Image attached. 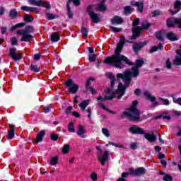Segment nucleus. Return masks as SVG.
Wrapping results in <instances>:
<instances>
[{"label": "nucleus", "instance_id": "45", "mask_svg": "<svg viewBox=\"0 0 181 181\" xmlns=\"http://www.w3.org/2000/svg\"><path fill=\"white\" fill-rule=\"evenodd\" d=\"M68 131H69V132H76V129H74V124H73V122H70L69 126H68Z\"/></svg>", "mask_w": 181, "mask_h": 181}, {"label": "nucleus", "instance_id": "24", "mask_svg": "<svg viewBox=\"0 0 181 181\" xmlns=\"http://www.w3.org/2000/svg\"><path fill=\"white\" fill-rule=\"evenodd\" d=\"M9 125L11 129L8 131V134L7 136V139H13L15 136V126L12 124H9Z\"/></svg>", "mask_w": 181, "mask_h": 181}, {"label": "nucleus", "instance_id": "12", "mask_svg": "<svg viewBox=\"0 0 181 181\" xmlns=\"http://www.w3.org/2000/svg\"><path fill=\"white\" fill-rule=\"evenodd\" d=\"M129 172L130 174L134 176H139L141 175H145V173H146V169L144 167H140L137 169L130 168Z\"/></svg>", "mask_w": 181, "mask_h": 181}, {"label": "nucleus", "instance_id": "3", "mask_svg": "<svg viewBox=\"0 0 181 181\" xmlns=\"http://www.w3.org/2000/svg\"><path fill=\"white\" fill-rule=\"evenodd\" d=\"M144 62L142 59H136L134 64V66L132 68V71L127 69L123 74H117V78H122L124 83L126 87H129L131 84V77L136 78L139 76V69L144 64Z\"/></svg>", "mask_w": 181, "mask_h": 181}, {"label": "nucleus", "instance_id": "55", "mask_svg": "<svg viewBox=\"0 0 181 181\" xmlns=\"http://www.w3.org/2000/svg\"><path fill=\"white\" fill-rule=\"evenodd\" d=\"M90 177H91L92 180L96 181L97 179H98L97 174H96L95 173H93L90 175Z\"/></svg>", "mask_w": 181, "mask_h": 181}, {"label": "nucleus", "instance_id": "61", "mask_svg": "<svg viewBox=\"0 0 181 181\" xmlns=\"http://www.w3.org/2000/svg\"><path fill=\"white\" fill-rule=\"evenodd\" d=\"M71 2H73L75 6H78V5H80V0H72Z\"/></svg>", "mask_w": 181, "mask_h": 181}, {"label": "nucleus", "instance_id": "2", "mask_svg": "<svg viewBox=\"0 0 181 181\" xmlns=\"http://www.w3.org/2000/svg\"><path fill=\"white\" fill-rule=\"evenodd\" d=\"M107 77L110 78V88H107L106 90V93L107 94H110V96L106 95L105 96V100H112V98H122V95L125 94V90L127 88H128V86H127L124 83V85L122 84V83H119L117 89L114 91L112 88H114V86H115V76L112 74V73L107 74Z\"/></svg>", "mask_w": 181, "mask_h": 181}, {"label": "nucleus", "instance_id": "41", "mask_svg": "<svg viewBox=\"0 0 181 181\" xmlns=\"http://www.w3.org/2000/svg\"><path fill=\"white\" fill-rule=\"evenodd\" d=\"M110 30H112V32H114V33H119V32H122V28L110 26Z\"/></svg>", "mask_w": 181, "mask_h": 181}, {"label": "nucleus", "instance_id": "48", "mask_svg": "<svg viewBox=\"0 0 181 181\" xmlns=\"http://www.w3.org/2000/svg\"><path fill=\"white\" fill-rule=\"evenodd\" d=\"M172 176L166 174L163 177V180L164 181H172Z\"/></svg>", "mask_w": 181, "mask_h": 181}, {"label": "nucleus", "instance_id": "59", "mask_svg": "<svg viewBox=\"0 0 181 181\" xmlns=\"http://www.w3.org/2000/svg\"><path fill=\"white\" fill-rule=\"evenodd\" d=\"M89 61L91 62H95V56L94 54H90L89 55Z\"/></svg>", "mask_w": 181, "mask_h": 181}, {"label": "nucleus", "instance_id": "13", "mask_svg": "<svg viewBox=\"0 0 181 181\" xmlns=\"http://www.w3.org/2000/svg\"><path fill=\"white\" fill-rule=\"evenodd\" d=\"M129 131L132 134H137L139 135H145V131L142 128L136 125H134L130 127Z\"/></svg>", "mask_w": 181, "mask_h": 181}, {"label": "nucleus", "instance_id": "64", "mask_svg": "<svg viewBox=\"0 0 181 181\" xmlns=\"http://www.w3.org/2000/svg\"><path fill=\"white\" fill-rule=\"evenodd\" d=\"M134 94L135 95H141V89H136L134 90Z\"/></svg>", "mask_w": 181, "mask_h": 181}, {"label": "nucleus", "instance_id": "43", "mask_svg": "<svg viewBox=\"0 0 181 181\" xmlns=\"http://www.w3.org/2000/svg\"><path fill=\"white\" fill-rule=\"evenodd\" d=\"M100 107L101 108H103V110H105V111H107V112H110V114H117V112H114L108 108H107V107H105L103 104H100Z\"/></svg>", "mask_w": 181, "mask_h": 181}, {"label": "nucleus", "instance_id": "8", "mask_svg": "<svg viewBox=\"0 0 181 181\" xmlns=\"http://www.w3.org/2000/svg\"><path fill=\"white\" fill-rule=\"evenodd\" d=\"M66 87H69V91L71 94H76L77 91H78L79 86L78 85L76 84L74 81L71 79H69L66 82Z\"/></svg>", "mask_w": 181, "mask_h": 181}, {"label": "nucleus", "instance_id": "21", "mask_svg": "<svg viewBox=\"0 0 181 181\" xmlns=\"http://www.w3.org/2000/svg\"><path fill=\"white\" fill-rule=\"evenodd\" d=\"M22 11H25V12H35L36 13H40L39 10L36 7H30L28 6H23L21 7Z\"/></svg>", "mask_w": 181, "mask_h": 181}, {"label": "nucleus", "instance_id": "10", "mask_svg": "<svg viewBox=\"0 0 181 181\" xmlns=\"http://www.w3.org/2000/svg\"><path fill=\"white\" fill-rule=\"evenodd\" d=\"M8 56L11 57L14 62H18L22 59V55L17 51L16 48L15 47L10 49Z\"/></svg>", "mask_w": 181, "mask_h": 181}, {"label": "nucleus", "instance_id": "31", "mask_svg": "<svg viewBox=\"0 0 181 181\" xmlns=\"http://www.w3.org/2000/svg\"><path fill=\"white\" fill-rule=\"evenodd\" d=\"M8 16H10L11 19H16V18H18V11L16 9L11 10Z\"/></svg>", "mask_w": 181, "mask_h": 181}, {"label": "nucleus", "instance_id": "46", "mask_svg": "<svg viewBox=\"0 0 181 181\" xmlns=\"http://www.w3.org/2000/svg\"><path fill=\"white\" fill-rule=\"evenodd\" d=\"M102 133L103 134V135H105V136H106L107 138H109V136H110V130H108V129L103 128L102 129Z\"/></svg>", "mask_w": 181, "mask_h": 181}, {"label": "nucleus", "instance_id": "44", "mask_svg": "<svg viewBox=\"0 0 181 181\" xmlns=\"http://www.w3.org/2000/svg\"><path fill=\"white\" fill-rule=\"evenodd\" d=\"M149 26H151V24H149V23L147 21H144L141 23V29H149Z\"/></svg>", "mask_w": 181, "mask_h": 181}, {"label": "nucleus", "instance_id": "1", "mask_svg": "<svg viewBox=\"0 0 181 181\" xmlns=\"http://www.w3.org/2000/svg\"><path fill=\"white\" fill-rule=\"evenodd\" d=\"M125 42L127 43H132L131 41H127L124 36H122L115 51V54L105 59L104 63L105 64H110V66H112V67H116L117 69H124V67H125V64L132 66L133 64L128 59V57H125L124 55H121V50L124 49ZM122 62H124L125 64H124Z\"/></svg>", "mask_w": 181, "mask_h": 181}, {"label": "nucleus", "instance_id": "49", "mask_svg": "<svg viewBox=\"0 0 181 181\" xmlns=\"http://www.w3.org/2000/svg\"><path fill=\"white\" fill-rule=\"evenodd\" d=\"M11 45L13 46H18V39H16V37L12 38Z\"/></svg>", "mask_w": 181, "mask_h": 181}, {"label": "nucleus", "instance_id": "23", "mask_svg": "<svg viewBox=\"0 0 181 181\" xmlns=\"http://www.w3.org/2000/svg\"><path fill=\"white\" fill-rule=\"evenodd\" d=\"M176 53L177 55L175 57V59L173 61V63H174V64H175V66H180V64H181V52H180V51L177 50Z\"/></svg>", "mask_w": 181, "mask_h": 181}, {"label": "nucleus", "instance_id": "19", "mask_svg": "<svg viewBox=\"0 0 181 181\" xmlns=\"http://www.w3.org/2000/svg\"><path fill=\"white\" fill-rule=\"evenodd\" d=\"M143 95L144 96L146 100H148V101H155L156 100V97L152 95L151 92L148 90L144 91Z\"/></svg>", "mask_w": 181, "mask_h": 181}, {"label": "nucleus", "instance_id": "35", "mask_svg": "<svg viewBox=\"0 0 181 181\" xmlns=\"http://www.w3.org/2000/svg\"><path fill=\"white\" fill-rule=\"evenodd\" d=\"M51 40L52 42H59L60 40V36H59L57 33H53L51 35Z\"/></svg>", "mask_w": 181, "mask_h": 181}, {"label": "nucleus", "instance_id": "30", "mask_svg": "<svg viewBox=\"0 0 181 181\" xmlns=\"http://www.w3.org/2000/svg\"><path fill=\"white\" fill-rule=\"evenodd\" d=\"M71 2V0L68 1L67 4H66V8H67L69 18H70V19H73V12H71V9L70 8V3Z\"/></svg>", "mask_w": 181, "mask_h": 181}, {"label": "nucleus", "instance_id": "56", "mask_svg": "<svg viewBox=\"0 0 181 181\" xmlns=\"http://www.w3.org/2000/svg\"><path fill=\"white\" fill-rule=\"evenodd\" d=\"M72 110H73V107L69 106V107L66 108V111H65L66 115H69V114H71V111Z\"/></svg>", "mask_w": 181, "mask_h": 181}, {"label": "nucleus", "instance_id": "4", "mask_svg": "<svg viewBox=\"0 0 181 181\" xmlns=\"http://www.w3.org/2000/svg\"><path fill=\"white\" fill-rule=\"evenodd\" d=\"M94 8L95 9H96V11H100V12H103L104 11H107V6H105V4L104 3H100L96 6L90 5L87 8V12L90 18H91V21H93L94 23H98L99 22H100V15L94 12Z\"/></svg>", "mask_w": 181, "mask_h": 181}, {"label": "nucleus", "instance_id": "17", "mask_svg": "<svg viewBox=\"0 0 181 181\" xmlns=\"http://www.w3.org/2000/svg\"><path fill=\"white\" fill-rule=\"evenodd\" d=\"M112 25H121L124 23V19L121 16H115L111 19Z\"/></svg>", "mask_w": 181, "mask_h": 181}, {"label": "nucleus", "instance_id": "47", "mask_svg": "<svg viewBox=\"0 0 181 181\" xmlns=\"http://www.w3.org/2000/svg\"><path fill=\"white\" fill-rule=\"evenodd\" d=\"M172 98L173 100V103H175V104H178V105H181V98H176L175 95H172Z\"/></svg>", "mask_w": 181, "mask_h": 181}, {"label": "nucleus", "instance_id": "5", "mask_svg": "<svg viewBox=\"0 0 181 181\" xmlns=\"http://www.w3.org/2000/svg\"><path fill=\"white\" fill-rule=\"evenodd\" d=\"M137 105L138 100H134L132 107L124 112V117L129 118L132 121H139V119L141 118V112H139V110L136 109Z\"/></svg>", "mask_w": 181, "mask_h": 181}, {"label": "nucleus", "instance_id": "14", "mask_svg": "<svg viewBox=\"0 0 181 181\" xmlns=\"http://www.w3.org/2000/svg\"><path fill=\"white\" fill-rule=\"evenodd\" d=\"M110 156V151H105L103 156H98V160H100L102 166L105 165V162L108 160V157Z\"/></svg>", "mask_w": 181, "mask_h": 181}, {"label": "nucleus", "instance_id": "54", "mask_svg": "<svg viewBox=\"0 0 181 181\" xmlns=\"http://www.w3.org/2000/svg\"><path fill=\"white\" fill-rule=\"evenodd\" d=\"M130 147L132 149H133V151H135V149H136V148H138V144L135 142H133L131 144Z\"/></svg>", "mask_w": 181, "mask_h": 181}, {"label": "nucleus", "instance_id": "40", "mask_svg": "<svg viewBox=\"0 0 181 181\" xmlns=\"http://www.w3.org/2000/svg\"><path fill=\"white\" fill-rule=\"evenodd\" d=\"M63 153H69L70 152V145L69 144H64L63 148H62Z\"/></svg>", "mask_w": 181, "mask_h": 181}, {"label": "nucleus", "instance_id": "33", "mask_svg": "<svg viewBox=\"0 0 181 181\" xmlns=\"http://www.w3.org/2000/svg\"><path fill=\"white\" fill-rule=\"evenodd\" d=\"M30 69L34 73H39L40 71V68H39V66L35 65L33 64H30Z\"/></svg>", "mask_w": 181, "mask_h": 181}, {"label": "nucleus", "instance_id": "37", "mask_svg": "<svg viewBox=\"0 0 181 181\" xmlns=\"http://www.w3.org/2000/svg\"><path fill=\"white\" fill-rule=\"evenodd\" d=\"M33 17L30 16L29 14H25L24 16V21L30 23V22H33Z\"/></svg>", "mask_w": 181, "mask_h": 181}, {"label": "nucleus", "instance_id": "6", "mask_svg": "<svg viewBox=\"0 0 181 181\" xmlns=\"http://www.w3.org/2000/svg\"><path fill=\"white\" fill-rule=\"evenodd\" d=\"M33 32V26L28 25L25 29L17 31V35H23L21 42H29L30 39H33V36L30 35Z\"/></svg>", "mask_w": 181, "mask_h": 181}, {"label": "nucleus", "instance_id": "36", "mask_svg": "<svg viewBox=\"0 0 181 181\" xmlns=\"http://www.w3.org/2000/svg\"><path fill=\"white\" fill-rule=\"evenodd\" d=\"M81 32L82 33V35L84 37H88V28H86V27L82 26L81 29Z\"/></svg>", "mask_w": 181, "mask_h": 181}, {"label": "nucleus", "instance_id": "42", "mask_svg": "<svg viewBox=\"0 0 181 181\" xmlns=\"http://www.w3.org/2000/svg\"><path fill=\"white\" fill-rule=\"evenodd\" d=\"M151 15L153 18H156V16H160V15H162V11L160 10H154L151 12Z\"/></svg>", "mask_w": 181, "mask_h": 181}, {"label": "nucleus", "instance_id": "11", "mask_svg": "<svg viewBox=\"0 0 181 181\" xmlns=\"http://www.w3.org/2000/svg\"><path fill=\"white\" fill-rule=\"evenodd\" d=\"M30 5H35V6H42L43 8H47V9H50L51 6L49 2H44L40 0L39 1H36V0H28Z\"/></svg>", "mask_w": 181, "mask_h": 181}, {"label": "nucleus", "instance_id": "58", "mask_svg": "<svg viewBox=\"0 0 181 181\" xmlns=\"http://www.w3.org/2000/svg\"><path fill=\"white\" fill-rule=\"evenodd\" d=\"M98 103H103V101H107V100L105 99V97L103 98V96L100 95L99 97L98 98Z\"/></svg>", "mask_w": 181, "mask_h": 181}, {"label": "nucleus", "instance_id": "20", "mask_svg": "<svg viewBox=\"0 0 181 181\" xmlns=\"http://www.w3.org/2000/svg\"><path fill=\"white\" fill-rule=\"evenodd\" d=\"M91 81H93V78H89L86 81V91H88V90H90L91 91V94L94 95L95 94V90L91 87Z\"/></svg>", "mask_w": 181, "mask_h": 181}, {"label": "nucleus", "instance_id": "57", "mask_svg": "<svg viewBox=\"0 0 181 181\" xmlns=\"http://www.w3.org/2000/svg\"><path fill=\"white\" fill-rule=\"evenodd\" d=\"M7 30H8V28H6V27H1V35H5V33H6Z\"/></svg>", "mask_w": 181, "mask_h": 181}, {"label": "nucleus", "instance_id": "62", "mask_svg": "<svg viewBox=\"0 0 181 181\" xmlns=\"http://www.w3.org/2000/svg\"><path fill=\"white\" fill-rule=\"evenodd\" d=\"M42 55L40 54H37L34 55V60H40Z\"/></svg>", "mask_w": 181, "mask_h": 181}, {"label": "nucleus", "instance_id": "27", "mask_svg": "<svg viewBox=\"0 0 181 181\" xmlns=\"http://www.w3.org/2000/svg\"><path fill=\"white\" fill-rule=\"evenodd\" d=\"M166 36L168 40H171V42H175L177 40V37L176 36V35H175V33H173V32L168 33Z\"/></svg>", "mask_w": 181, "mask_h": 181}, {"label": "nucleus", "instance_id": "16", "mask_svg": "<svg viewBox=\"0 0 181 181\" xmlns=\"http://www.w3.org/2000/svg\"><path fill=\"white\" fill-rule=\"evenodd\" d=\"M131 5L132 6H136L139 12H144V0H141L140 1H132L131 2Z\"/></svg>", "mask_w": 181, "mask_h": 181}, {"label": "nucleus", "instance_id": "18", "mask_svg": "<svg viewBox=\"0 0 181 181\" xmlns=\"http://www.w3.org/2000/svg\"><path fill=\"white\" fill-rule=\"evenodd\" d=\"M76 134L78 136H80V138H87V135H86V130H84V127H83L82 125L78 126V129L76 132Z\"/></svg>", "mask_w": 181, "mask_h": 181}, {"label": "nucleus", "instance_id": "9", "mask_svg": "<svg viewBox=\"0 0 181 181\" xmlns=\"http://www.w3.org/2000/svg\"><path fill=\"white\" fill-rule=\"evenodd\" d=\"M166 23L168 28H173V26L177 25L178 28L181 29V18H175V17H171L168 18Z\"/></svg>", "mask_w": 181, "mask_h": 181}, {"label": "nucleus", "instance_id": "32", "mask_svg": "<svg viewBox=\"0 0 181 181\" xmlns=\"http://www.w3.org/2000/svg\"><path fill=\"white\" fill-rule=\"evenodd\" d=\"M132 12H134V8L131 7V6H127L124 7V15H130V13H132Z\"/></svg>", "mask_w": 181, "mask_h": 181}, {"label": "nucleus", "instance_id": "28", "mask_svg": "<svg viewBox=\"0 0 181 181\" xmlns=\"http://www.w3.org/2000/svg\"><path fill=\"white\" fill-rule=\"evenodd\" d=\"M88 104H90L89 100H86L82 101V103H81L79 104V107H80L81 111H85L86 108H87V105H88Z\"/></svg>", "mask_w": 181, "mask_h": 181}, {"label": "nucleus", "instance_id": "25", "mask_svg": "<svg viewBox=\"0 0 181 181\" xmlns=\"http://www.w3.org/2000/svg\"><path fill=\"white\" fill-rule=\"evenodd\" d=\"M144 138H146V139H147V141H149L151 143L156 141V136L153 134H151L144 133Z\"/></svg>", "mask_w": 181, "mask_h": 181}, {"label": "nucleus", "instance_id": "34", "mask_svg": "<svg viewBox=\"0 0 181 181\" xmlns=\"http://www.w3.org/2000/svg\"><path fill=\"white\" fill-rule=\"evenodd\" d=\"M57 163H59V157L55 156L51 158V160L49 161V165H51V166H56Z\"/></svg>", "mask_w": 181, "mask_h": 181}, {"label": "nucleus", "instance_id": "7", "mask_svg": "<svg viewBox=\"0 0 181 181\" xmlns=\"http://www.w3.org/2000/svg\"><path fill=\"white\" fill-rule=\"evenodd\" d=\"M139 22H140L139 18H136L133 21V23H132L133 35L131 37L132 40L136 39V37H139V35H141V30H142V28L138 27V25H139Z\"/></svg>", "mask_w": 181, "mask_h": 181}, {"label": "nucleus", "instance_id": "29", "mask_svg": "<svg viewBox=\"0 0 181 181\" xmlns=\"http://www.w3.org/2000/svg\"><path fill=\"white\" fill-rule=\"evenodd\" d=\"M160 118H163V119H166L167 121H170L172 119V117L166 113H161L160 115L156 117V119H159Z\"/></svg>", "mask_w": 181, "mask_h": 181}, {"label": "nucleus", "instance_id": "26", "mask_svg": "<svg viewBox=\"0 0 181 181\" xmlns=\"http://www.w3.org/2000/svg\"><path fill=\"white\" fill-rule=\"evenodd\" d=\"M45 135H46V132H45V130H42L37 134V144H38V142H42V141H43V137L45 136Z\"/></svg>", "mask_w": 181, "mask_h": 181}, {"label": "nucleus", "instance_id": "53", "mask_svg": "<svg viewBox=\"0 0 181 181\" xmlns=\"http://www.w3.org/2000/svg\"><path fill=\"white\" fill-rule=\"evenodd\" d=\"M165 64L168 69H172V63L170 62V60H169V59L166 60Z\"/></svg>", "mask_w": 181, "mask_h": 181}, {"label": "nucleus", "instance_id": "22", "mask_svg": "<svg viewBox=\"0 0 181 181\" xmlns=\"http://www.w3.org/2000/svg\"><path fill=\"white\" fill-rule=\"evenodd\" d=\"M174 8H175V9H178V11H173L172 9H170L169 12H170V13H173V15H175V13H177V12H179V11H180L181 1L179 0L175 1V4H174Z\"/></svg>", "mask_w": 181, "mask_h": 181}, {"label": "nucleus", "instance_id": "60", "mask_svg": "<svg viewBox=\"0 0 181 181\" xmlns=\"http://www.w3.org/2000/svg\"><path fill=\"white\" fill-rule=\"evenodd\" d=\"M156 37L159 40H163V37L162 36V34L160 33H156Z\"/></svg>", "mask_w": 181, "mask_h": 181}, {"label": "nucleus", "instance_id": "51", "mask_svg": "<svg viewBox=\"0 0 181 181\" xmlns=\"http://www.w3.org/2000/svg\"><path fill=\"white\" fill-rule=\"evenodd\" d=\"M152 104L150 105V108H154V107H158L159 105V103L157 101H151Z\"/></svg>", "mask_w": 181, "mask_h": 181}, {"label": "nucleus", "instance_id": "38", "mask_svg": "<svg viewBox=\"0 0 181 181\" xmlns=\"http://www.w3.org/2000/svg\"><path fill=\"white\" fill-rule=\"evenodd\" d=\"M57 18H59V16L57 15L52 14L50 13H47V19H48V21H53V19H57Z\"/></svg>", "mask_w": 181, "mask_h": 181}, {"label": "nucleus", "instance_id": "50", "mask_svg": "<svg viewBox=\"0 0 181 181\" xmlns=\"http://www.w3.org/2000/svg\"><path fill=\"white\" fill-rule=\"evenodd\" d=\"M51 139H52V141H57V139H59V135H57L56 134H52Z\"/></svg>", "mask_w": 181, "mask_h": 181}, {"label": "nucleus", "instance_id": "63", "mask_svg": "<svg viewBox=\"0 0 181 181\" xmlns=\"http://www.w3.org/2000/svg\"><path fill=\"white\" fill-rule=\"evenodd\" d=\"M86 112L88 113V118H90V117H91V108H90V107H88V108L86 110Z\"/></svg>", "mask_w": 181, "mask_h": 181}, {"label": "nucleus", "instance_id": "39", "mask_svg": "<svg viewBox=\"0 0 181 181\" xmlns=\"http://www.w3.org/2000/svg\"><path fill=\"white\" fill-rule=\"evenodd\" d=\"M163 47V45L159 44L158 47H152L151 48L150 52L153 53L154 52H156L157 50H159Z\"/></svg>", "mask_w": 181, "mask_h": 181}, {"label": "nucleus", "instance_id": "15", "mask_svg": "<svg viewBox=\"0 0 181 181\" xmlns=\"http://www.w3.org/2000/svg\"><path fill=\"white\" fill-rule=\"evenodd\" d=\"M147 44H148V42H146V41L134 44L132 46V49H133L134 53H138V52H139V50H141V49H142V47H144V46H146Z\"/></svg>", "mask_w": 181, "mask_h": 181}, {"label": "nucleus", "instance_id": "52", "mask_svg": "<svg viewBox=\"0 0 181 181\" xmlns=\"http://www.w3.org/2000/svg\"><path fill=\"white\" fill-rule=\"evenodd\" d=\"M159 100H160V101H163L164 105H169V100L163 99L162 98H159Z\"/></svg>", "mask_w": 181, "mask_h": 181}]
</instances>
